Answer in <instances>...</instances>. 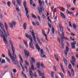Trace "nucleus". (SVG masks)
<instances>
[{
  "label": "nucleus",
  "instance_id": "51",
  "mask_svg": "<svg viewBox=\"0 0 78 78\" xmlns=\"http://www.w3.org/2000/svg\"><path fill=\"white\" fill-rule=\"evenodd\" d=\"M69 25L71 27H72V23H71V22H69Z\"/></svg>",
  "mask_w": 78,
  "mask_h": 78
},
{
  "label": "nucleus",
  "instance_id": "17",
  "mask_svg": "<svg viewBox=\"0 0 78 78\" xmlns=\"http://www.w3.org/2000/svg\"><path fill=\"white\" fill-rule=\"evenodd\" d=\"M23 27L24 30H26V28H27V23H24Z\"/></svg>",
  "mask_w": 78,
  "mask_h": 78
},
{
  "label": "nucleus",
  "instance_id": "39",
  "mask_svg": "<svg viewBox=\"0 0 78 78\" xmlns=\"http://www.w3.org/2000/svg\"><path fill=\"white\" fill-rule=\"evenodd\" d=\"M22 74L24 76V77H25V78H27V77L26 75H25V74L23 73V71L22 72Z\"/></svg>",
  "mask_w": 78,
  "mask_h": 78
},
{
  "label": "nucleus",
  "instance_id": "24",
  "mask_svg": "<svg viewBox=\"0 0 78 78\" xmlns=\"http://www.w3.org/2000/svg\"><path fill=\"white\" fill-rule=\"evenodd\" d=\"M5 27L7 31H8V25H7V24L6 23H5Z\"/></svg>",
  "mask_w": 78,
  "mask_h": 78
},
{
  "label": "nucleus",
  "instance_id": "28",
  "mask_svg": "<svg viewBox=\"0 0 78 78\" xmlns=\"http://www.w3.org/2000/svg\"><path fill=\"white\" fill-rule=\"evenodd\" d=\"M37 71L40 76H42V73H41V71H40L39 70H38Z\"/></svg>",
  "mask_w": 78,
  "mask_h": 78
},
{
  "label": "nucleus",
  "instance_id": "58",
  "mask_svg": "<svg viewBox=\"0 0 78 78\" xmlns=\"http://www.w3.org/2000/svg\"><path fill=\"white\" fill-rule=\"evenodd\" d=\"M66 51H69V48L67 46L66 47Z\"/></svg>",
  "mask_w": 78,
  "mask_h": 78
},
{
  "label": "nucleus",
  "instance_id": "29",
  "mask_svg": "<svg viewBox=\"0 0 78 78\" xmlns=\"http://www.w3.org/2000/svg\"><path fill=\"white\" fill-rule=\"evenodd\" d=\"M11 2H8L7 3V6H8V7H10L11 6Z\"/></svg>",
  "mask_w": 78,
  "mask_h": 78
},
{
  "label": "nucleus",
  "instance_id": "47",
  "mask_svg": "<svg viewBox=\"0 0 78 78\" xmlns=\"http://www.w3.org/2000/svg\"><path fill=\"white\" fill-rule=\"evenodd\" d=\"M30 4L31 5H33V0H30Z\"/></svg>",
  "mask_w": 78,
  "mask_h": 78
},
{
  "label": "nucleus",
  "instance_id": "53",
  "mask_svg": "<svg viewBox=\"0 0 78 78\" xmlns=\"http://www.w3.org/2000/svg\"><path fill=\"white\" fill-rule=\"evenodd\" d=\"M73 26L74 28H76V26L75 24H73Z\"/></svg>",
  "mask_w": 78,
  "mask_h": 78
},
{
  "label": "nucleus",
  "instance_id": "4",
  "mask_svg": "<svg viewBox=\"0 0 78 78\" xmlns=\"http://www.w3.org/2000/svg\"><path fill=\"white\" fill-rule=\"evenodd\" d=\"M30 31L32 33V35L33 36L34 40L35 41V44H36V43H37V41H36V36H35V34L34 33V30H33V29H30Z\"/></svg>",
  "mask_w": 78,
  "mask_h": 78
},
{
  "label": "nucleus",
  "instance_id": "33",
  "mask_svg": "<svg viewBox=\"0 0 78 78\" xmlns=\"http://www.w3.org/2000/svg\"><path fill=\"white\" fill-rule=\"evenodd\" d=\"M16 1L19 5L20 6H21V5L20 4V2L19 0H16Z\"/></svg>",
  "mask_w": 78,
  "mask_h": 78
},
{
  "label": "nucleus",
  "instance_id": "9",
  "mask_svg": "<svg viewBox=\"0 0 78 78\" xmlns=\"http://www.w3.org/2000/svg\"><path fill=\"white\" fill-rule=\"evenodd\" d=\"M24 53L26 57H28L30 56V53L28 51H27V50H24Z\"/></svg>",
  "mask_w": 78,
  "mask_h": 78
},
{
  "label": "nucleus",
  "instance_id": "13",
  "mask_svg": "<svg viewBox=\"0 0 78 78\" xmlns=\"http://www.w3.org/2000/svg\"><path fill=\"white\" fill-rule=\"evenodd\" d=\"M35 46L36 47L37 49L38 50L39 52L40 51V50L41 49H40V48L39 47V45H38V44L37 43L35 44Z\"/></svg>",
  "mask_w": 78,
  "mask_h": 78
},
{
  "label": "nucleus",
  "instance_id": "55",
  "mask_svg": "<svg viewBox=\"0 0 78 78\" xmlns=\"http://www.w3.org/2000/svg\"><path fill=\"white\" fill-rule=\"evenodd\" d=\"M41 66L42 67H45V66H44V63H42L41 64Z\"/></svg>",
  "mask_w": 78,
  "mask_h": 78
},
{
  "label": "nucleus",
  "instance_id": "43",
  "mask_svg": "<svg viewBox=\"0 0 78 78\" xmlns=\"http://www.w3.org/2000/svg\"><path fill=\"white\" fill-rule=\"evenodd\" d=\"M35 22H36L37 25H38V26H39V22H38V21H37V20H36L35 21Z\"/></svg>",
  "mask_w": 78,
  "mask_h": 78
},
{
  "label": "nucleus",
  "instance_id": "61",
  "mask_svg": "<svg viewBox=\"0 0 78 78\" xmlns=\"http://www.w3.org/2000/svg\"><path fill=\"white\" fill-rule=\"evenodd\" d=\"M37 17L39 21H41V17L40 16H37Z\"/></svg>",
  "mask_w": 78,
  "mask_h": 78
},
{
  "label": "nucleus",
  "instance_id": "41",
  "mask_svg": "<svg viewBox=\"0 0 78 78\" xmlns=\"http://www.w3.org/2000/svg\"><path fill=\"white\" fill-rule=\"evenodd\" d=\"M6 59H7L8 62H9V63H11V61H10V60H9V58H6Z\"/></svg>",
  "mask_w": 78,
  "mask_h": 78
},
{
  "label": "nucleus",
  "instance_id": "12",
  "mask_svg": "<svg viewBox=\"0 0 78 78\" xmlns=\"http://www.w3.org/2000/svg\"><path fill=\"white\" fill-rule=\"evenodd\" d=\"M23 41L25 45H26V47H27V48H28V44H27V41L26 40H24Z\"/></svg>",
  "mask_w": 78,
  "mask_h": 78
},
{
  "label": "nucleus",
  "instance_id": "27",
  "mask_svg": "<svg viewBox=\"0 0 78 78\" xmlns=\"http://www.w3.org/2000/svg\"><path fill=\"white\" fill-rule=\"evenodd\" d=\"M66 12L67 14H73V12H70L68 11V10H67Z\"/></svg>",
  "mask_w": 78,
  "mask_h": 78
},
{
  "label": "nucleus",
  "instance_id": "63",
  "mask_svg": "<svg viewBox=\"0 0 78 78\" xmlns=\"http://www.w3.org/2000/svg\"><path fill=\"white\" fill-rule=\"evenodd\" d=\"M41 54L44 53V50L41 49Z\"/></svg>",
  "mask_w": 78,
  "mask_h": 78
},
{
  "label": "nucleus",
  "instance_id": "60",
  "mask_svg": "<svg viewBox=\"0 0 78 78\" xmlns=\"http://www.w3.org/2000/svg\"><path fill=\"white\" fill-rule=\"evenodd\" d=\"M72 68V65L71 64H69V68L70 69H71V68Z\"/></svg>",
  "mask_w": 78,
  "mask_h": 78
},
{
  "label": "nucleus",
  "instance_id": "45",
  "mask_svg": "<svg viewBox=\"0 0 78 78\" xmlns=\"http://www.w3.org/2000/svg\"><path fill=\"white\" fill-rule=\"evenodd\" d=\"M52 31L53 34H55V29L53 28H52Z\"/></svg>",
  "mask_w": 78,
  "mask_h": 78
},
{
  "label": "nucleus",
  "instance_id": "31",
  "mask_svg": "<svg viewBox=\"0 0 78 78\" xmlns=\"http://www.w3.org/2000/svg\"><path fill=\"white\" fill-rule=\"evenodd\" d=\"M32 16L33 18L35 19H37V17H36V16H35L34 14H32Z\"/></svg>",
  "mask_w": 78,
  "mask_h": 78
},
{
  "label": "nucleus",
  "instance_id": "2",
  "mask_svg": "<svg viewBox=\"0 0 78 78\" xmlns=\"http://www.w3.org/2000/svg\"><path fill=\"white\" fill-rule=\"evenodd\" d=\"M38 2L39 3V6H40L41 8V7L40 6H38V9L40 12H42V10H44V7L42 6V4L44 5L45 3H44V1H42L41 0H38Z\"/></svg>",
  "mask_w": 78,
  "mask_h": 78
},
{
  "label": "nucleus",
  "instance_id": "57",
  "mask_svg": "<svg viewBox=\"0 0 78 78\" xmlns=\"http://www.w3.org/2000/svg\"><path fill=\"white\" fill-rule=\"evenodd\" d=\"M25 36L26 37H27V38H28L29 37V36L28 35V34H25Z\"/></svg>",
  "mask_w": 78,
  "mask_h": 78
},
{
  "label": "nucleus",
  "instance_id": "6",
  "mask_svg": "<svg viewBox=\"0 0 78 78\" xmlns=\"http://www.w3.org/2000/svg\"><path fill=\"white\" fill-rule=\"evenodd\" d=\"M9 24L10 28H13V27L14 26H15L16 25V22L15 21H12L11 23H9Z\"/></svg>",
  "mask_w": 78,
  "mask_h": 78
},
{
  "label": "nucleus",
  "instance_id": "49",
  "mask_svg": "<svg viewBox=\"0 0 78 78\" xmlns=\"http://www.w3.org/2000/svg\"><path fill=\"white\" fill-rule=\"evenodd\" d=\"M42 18L43 19H44L45 18V16L44 14H42Z\"/></svg>",
  "mask_w": 78,
  "mask_h": 78
},
{
  "label": "nucleus",
  "instance_id": "30",
  "mask_svg": "<svg viewBox=\"0 0 78 78\" xmlns=\"http://www.w3.org/2000/svg\"><path fill=\"white\" fill-rule=\"evenodd\" d=\"M25 64H26L27 65V66H29V63H28V61H27V60H25Z\"/></svg>",
  "mask_w": 78,
  "mask_h": 78
},
{
  "label": "nucleus",
  "instance_id": "48",
  "mask_svg": "<svg viewBox=\"0 0 78 78\" xmlns=\"http://www.w3.org/2000/svg\"><path fill=\"white\" fill-rule=\"evenodd\" d=\"M68 74H69V76L70 77H71V76H72L71 75V73H70V71H68Z\"/></svg>",
  "mask_w": 78,
  "mask_h": 78
},
{
  "label": "nucleus",
  "instance_id": "10",
  "mask_svg": "<svg viewBox=\"0 0 78 78\" xmlns=\"http://www.w3.org/2000/svg\"><path fill=\"white\" fill-rule=\"evenodd\" d=\"M3 38L5 43V44H7V47H8V46H9L8 41L6 40V38H5V37H3Z\"/></svg>",
  "mask_w": 78,
  "mask_h": 78
},
{
  "label": "nucleus",
  "instance_id": "21",
  "mask_svg": "<svg viewBox=\"0 0 78 78\" xmlns=\"http://www.w3.org/2000/svg\"><path fill=\"white\" fill-rule=\"evenodd\" d=\"M59 27L60 28V31L62 32V31H63V29L62 28V26L61 25V24H59Z\"/></svg>",
  "mask_w": 78,
  "mask_h": 78
},
{
  "label": "nucleus",
  "instance_id": "56",
  "mask_svg": "<svg viewBox=\"0 0 78 78\" xmlns=\"http://www.w3.org/2000/svg\"><path fill=\"white\" fill-rule=\"evenodd\" d=\"M48 25L49 26V28H51V24L48 23Z\"/></svg>",
  "mask_w": 78,
  "mask_h": 78
},
{
  "label": "nucleus",
  "instance_id": "18",
  "mask_svg": "<svg viewBox=\"0 0 78 78\" xmlns=\"http://www.w3.org/2000/svg\"><path fill=\"white\" fill-rule=\"evenodd\" d=\"M0 35L1 37H5V36H3V31H0Z\"/></svg>",
  "mask_w": 78,
  "mask_h": 78
},
{
  "label": "nucleus",
  "instance_id": "40",
  "mask_svg": "<svg viewBox=\"0 0 78 78\" xmlns=\"http://www.w3.org/2000/svg\"><path fill=\"white\" fill-rule=\"evenodd\" d=\"M11 74L12 75V78H15V76L14 74L12 73H11Z\"/></svg>",
  "mask_w": 78,
  "mask_h": 78
},
{
  "label": "nucleus",
  "instance_id": "52",
  "mask_svg": "<svg viewBox=\"0 0 78 78\" xmlns=\"http://www.w3.org/2000/svg\"><path fill=\"white\" fill-rule=\"evenodd\" d=\"M57 41L60 44L61 43V40H60V39L59 38H57Z\"/></svg>",
  "mask_w": 78,
  "mask_h": 78
},
{
  "label": "nucleus",
  "instance_id": "3",
  "mask_svg": "<svg viewBox=\"0 0 78 78\" xmlns=\"http://www.w3.org/2000/svg\"><path fill=\"white\" fill-rule=\"evenodd\" d=\"M23 5L24 7V8L25 9V10L26 11V16H27V18H28V20H29V18H30V16H29V14H28V10L27 7V3H26V2H24Z\"/></svg>",
  "mask_w": 78,
  "mask_h": 78
},
{
  "label": "nucleus",
  "instance_id": "50",
  "mask_svg": "<svg viewBox=\"0 0 78 78\" xmlns=\"http://www.w3.org/2000/svg\"><path fill=\"white\" fill-rule=\"evenodd\" d=\"M5 63V60L4 59H2V62H1V63H2V64H3V63Z\"/></svg>",
  "mask_w": 78,
  "mask_h": 78
},
{
  "label": "nucleus",
  "instance_id": "34",
  "mask_svg": "<svg viewBox=\"0 0 78 78\" xmlns=\"http://www.w3.org/2000/svg\"><path fill=\"white\" fill-rule=\"evenodd\" d=\"M40 56L41 57H43V58H44V57H45V55H44V53H42V54H40Z\"/></svg>",
  "mask_w": 78,
  "mask_h": 78
},
{
  "label": "nucleus",
  "instance_id": "26",
  "mask_svg": "<svg viewBox=\"0 0 78 78\" xmlns=\"http://www.w3.org/2000/svg\"><path fill=\"white\" fill-rule=\"evenodd\" d=\"M63 61L66 64V65H67V60H66V58H64L63 59Z\"/></svg>",
  "mask_w": 78,
  "mask_h": 78
},
{
  "label": "nucleus",
  "instance_id": "44",
  "mask_svg": "<svg viewBox=\"0 0 78 78\" xmlns=\"http://www.w3.org/2000/svg\"><path fill=\"white\" fill-rule=\"evenodd\" d=\"M61 35H62V39H63V36H64V32H62Z\"/></svg>",
  "mask_w": 78,
  "mask_h": 78
},
{
  "label": "nucleus",
  "instance_id": "19",
  "mask_svg": "<svg viewBox=\"0 0 78 78\" xmlns=\"http://www.w3.org/2000/svg\"><path fill=\"white\" fill-rule=\"evenodd\" d=\"M61 12L60 15L61 16H62V17H63L64 19H65L66 18V16H65V15H64V14L63 13L61 12Z\"/></svg>",
  "mask_w": 78,
  "mask_h": 78
},
{
  "label": "nucleus",
  "instance_id": "38",
  "mask_svg": "<svg viewBox=\"0 0 78 78\" xmlns=\"http://www.w3.org/2000/svg\"><path fill=\"white\" fill-rule=\"evenodd\" d=\"M12 3L15 6H16V2L15 0H12Z\"/></svg>",
  "mask_w": 78,
  "mask_h": 78
},
{
  "label": "nucleus",
  "instance_id": "22",
  "mask_svg": "<svg viewBox=\"0 0 78 78\" xmlns=\"http://www.w3.org/2000/svg\"><path fill=\"white\" fill-rule=\"evenodd\" d=\"M4 33H5V35L6 37H8V36H9V32H8V31H7V35L6 34V33H5V32L4 31Z\"/></svg>",
  "mask_w": 78,
  "mask_h": 78
},
{
  "label": "nucleus",
  "instance_id": "7",
  "mask_svg": "<svg viewBox=\"0 0 78 78\" xmlns=\"http://www.w3.org/2000/svg\"><path fill=\"white\" fill-rule=\"evenodd\" d=\"M71 58L72 60H71L70 61L71 63L72 64L73 66H75V61H76V59H75V57L73 56H72L71 57Z\"/></svg>",
  "mask_w": 78,
  "mask_h": 78
},
{
  "label": "nucleus",
  "instance_id": "54",
  "mask_svg": "<svg viewBox=\"0 0 78 78\" xmlns=\"http://www.w3.org/2000/svg\"><path fill=\"white\" fill-rule=\"evenodd\" d=\"M60 75L61 77H62V78H64V76L63 75V74H62L61 73H60Z\"/></svg>",
  "mask_w": 78,
  "mask_h": 78
},
{
  "label": "nucleus",
  "instance_id": "37",
  "mask_svg": "<svg viewBox=\"0 0 78 78\" xmlns=\"http://www.w3.org/2000/svg\"><path fill=\"white\" fill-rule=\"evenodd\" d=\"M44 36L45 37V39H46L47 41H48V38H47V35H44Z\"/></svg>",
  "mask_w": 78,
  "mask_h": 78
},
{
  "label": "nucleus",
  "instance_id": "64",
  "mask_svg": "<svg viewBox=\"0 0 78 78\" xmlns=\"http://www.w3.org/2000/svg\"><path fill=\"white\" fill-rule=\"evenodd\" d=\"M34 76H35V77H36V78L37 77V76L36 75V73H34Z\"/></svg>",
  "mask_w": 78,
  "mask_h": 78
},
{
  "label": "nucleus",
  "instance_id": "14",
  "mask_svg": "<svg viewBox=\"0 0 78 78\" xmlns=\"http://www.w3.org/2000/svg\"><path fill=\"white\" fill-rule=\"evenodd\" d=\"M20 64L21 66V67H23V65H22V64H23V59L22 58H21L20 59Z\"/></svg>",
  "mask_w": 78,
  "mask_h": 78
},
{
  "label": "nucleus",
  "instance_id": "46",
  "mask_svg": "<svg viewBox=\"0 0 78 78\" xmlns=\"http://www.w3.org/2000/svg\"><path fill=\"white\" fill-rule=\"evenodd\" d=\"M42 31L43 34L44 36H45V35H47V34H45V30H42Z\"/></svg>",
  "mask_w": 78,
  "mask_h": 78
},
{
  "label": "nucleus",
  "instance_id": "5",
  "mask_svg": "<svg viewBox=\"0 0 78 78\" xmlns=\"http://www.w3.org/2000/svg\"><path fill=\"white\" fill-rule=\"evenodd\" d=\"M29 38L30 41V42L29 43V46L33 50L34 49V46L33 45V39L32 38V37L30 35L29 36Z\"/></svg>",
  "mask_w": 78,
  "mask_h": 78
},
{
  "label": "nucleus",
  "instance_id": "36",
  "mask_svg": "<svg viewBox=\"0 0 78 78\" xmlns=\"http://www.w3.org/2000/svg\"><path fill=\"white\" fill-rule=\"evenodd\" d=\"M31 68L33 70H34V65L33 64L31 66Z\"/></svg>",
  "mask_w": 78,
  "mask_h": 78
},
{
  "label": "nucleus",
  "instance_id": "25",
  "mask_svg": "<svg viewBox=\"0 0 78 78\" xmlns=\"http://www.w3.org/2000/svg\"><path fill=\"white\" fill-rule=\"evenodd\" d=\"M37 41H38V42L40 45H42V43L41 42V41H40V40H39V38H37Z\"/></svg>",
  "mask_w": 78,
  "mask_h": 78
},
{
  "label": "nucleus",
  "instance_id": "1",
  "mask_svg": "<svg viewBox=\"0 0 78 78\" xmlns=\"http://www.w3.org/2000/svg\"><path fill=\"white\" fill-rule=\"evenodd\" d=\"M9 42L10 44L11 45V47L13 51V53L12 54L13 56H12V54H11L9 50L8 51L9 55L10 57V59H12L13 63H14V64H16L17 63V62H16L15 61V58L16 59L17 57H16V54H14V53H15V49L13 46V42L10 40L9 41Z\"/></svg>",
  "mask_w": 78,
  "mask_h": 78
},
{
  "label": "nucleus",
  "instance_id": "20",
  "mask_svg": "<svg viewBox=\"0 0 78 78\" xmlns=\"http://www.w3.org/2000/svg\"><path fill=\"white\" fill-rule=\"evenodd\" d=\"M40 62H38L37 64V67L38 69H40Z\"/></svg>",
  "mask_w": 78,
  "mask_h": 78
},
{
  "label": "nucleus",
  "instance_id": "15",
  "mask_svg": "<svg viewBox=\"0 0 78 78\" xmlns=\"http://www.w3.org/2000/svg\"><path fill=\"white\" fill-rule=\"evenodd\" d=\"M58 54L57 53L56 54V55H55V56L56 60H57V61H59V59H58Z\"/></svg>",
  "mask_w": 78,
  "mask_h": 78
},
{
  "label": "nucleus",
  "instance_id": "59",
  "mask_svg": "<svg viewBox=\"0 0 78 78\" xmlns=\"http://www.w3.org/2000/svg\"><path fill=\"white\" fill-rule=\"evenodd\" d=\"M54 69L55 71H56V66L55 65L54 66Z\"/></svg>",
  "mask_w": 78,
  "mask_h": 78
},
{
  "label": "nucleus",
  "instance_id": "62",
  "mask_svg": "<svg viewBox=\"0 0 78 78\" xmlns=\"http://www.w3.org/2000/svg\"><path fill=\"white\" fill-rule=\"evenodd\" d=\"M13 71L14 73H16V72H17V70H16V69H13Z\"/></svg>",
  "mask_w": 78,
  "mask_h": 78
},
{
  "label": "nucleus",
  "instance_id": "42",
  "mask_svg": "<svg viewBox=\"0 0 78 78\" xmlns=\"http://www.w3.org/2000/svg\"><path fill=\"white\" fill-rule=\"evenodd\" d=\"M63 39H66V40H67V41H69V39L67 37H66L64 36H63Z\"/></svg>",
  "mask_w": 78,
  "mask_h": 78
},
{
  "label": "nucleus",
  "instance_id": "11",
  "mask_svg": "<svg viewBox=\"0 0 78 78\" xmlns=\"http://www.w3.org/2000/svg\"><path fill=\"white\" fill-rule=\"evenodd\" d=\"M1 27V28H2L3 31L5 32V28L4 27V26L2 23H0V27Z\"/></svg>",
  "mask_w": 78,
  "mask_h": 78
},
{
  "label": "nucleus",
  "instance_id": "8",
  "mask_svg": "<svg viewBox=\"0 0 78 78\" xmlns=\"http://www.w3.org/2000/svg\"><path fill=\"white\" fill-rule=\"evenodd\" d=\"M76 44V41H74L73 42H72L71 43V44L72 45L71 46V48H72L73 49L75 48Z\"/></svg>",
  "mask_w": 78,
  "mask_h": 78
},
{
  "label": "nucleus",
  "instance_id": "35",
  "mask_svg": "<svg viewBox=\"0 0 78 78\" xmlns=\"http://www.w3.org/2000/svg\"><path fill=\"white\" fill-rule=\"evenodd\" d=\"M51 76L52 77V78H53L54 77V72L52 71L51 72Z\"/></svg>",
  "mask_w": 78,
  "mask_h": 78
},
{
  "label": "nucleus",
  "instance_id": "32",
  "mask_svg": "<svg viewBox=\"0 0 78 78\" xmlns=\"http://www.w3.org/2000/svg\"><path fill=\"white\" fill-rule=\"evenodd\" d=\"M31 60L33 62H36V60H35V59L33 58H31Z\"/></svg>",
  "mask_w": 78,
  "mask_h": 78
},
{
  "label": "nucleus",
  "instance_id": "23",
  "mask_svg": "<svg viewBox=\"0 0 78 78\" xmlns=\"http://www.w3.org/2000/svg\"><path fill=\"white\" fill-rule=\"evenodd\" d=\"M71 74L72 75V76H74V71L73 70V69H71Z\"/></svg>",
  "mask_w": 78,
  "mask_h": 78
},
{
  "label": "nucleus",
  "instance_id": "16",
  "mask_svg": "<svg viewBox=\"0 0 78 78\" xmlns=\"http://www.w3.org/2000/svg\"><path fill=\"white\" fill-rule=\"evenodd\" d=\"M30 69V75L31 76H33V72H32V71L30 69Z\"/></svg>",
  "mask_w": 78,
  "mask_h": 78
}]
</instances>
